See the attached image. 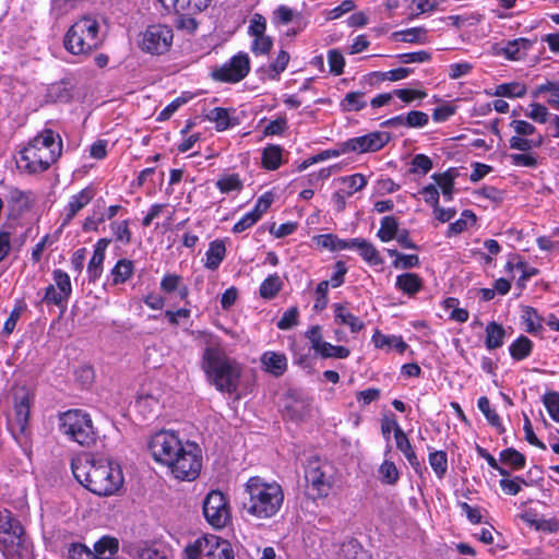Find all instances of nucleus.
<instances>
[{
    "label": "nucleus",
    "instance_id": "f704fd0d",
    "mask_svg": "<svg viewBox=\"0 0 559 559\" xmlns=\"http://www.w3.org/2000/svg\"><path fill=\"white\" fill-rule=\"evenodd\" d=\"M477 405L480 412L485 415L488 423L495 428H497L500 433H502L504 431V428L501 424L499 415L493 409L490 408L489 400L486 396H481L478 400Z\"/></svg>",
    "mask_w": 559,
    "mask_h": 559
},
{
    "label": "nucleus",
    "instance_id": "ea45409f",
    "mask_svg": "<svg viewBox=\"0 0 559 559\" xmlns=\"http://www.w3.org/2000/svg\"><path fill=\"white\" fill-rule=\"evenodd\" d=\"M475 222L476 215L472 211L465 210L463 211L461 218L450 224L448 235L451 236L461 234L463 230L467 228L468 225H474Z\"/></svg>",
    "mask_w": 559,
    "mask_h": 559
},
{
    "label": "nucleus",
    "instance_id": "13d9d810",
    "mask_svg": "<svg viewBox=\"0 0 559 559\" xmlns=\"http://www.w3.org/2000/svg\"><path fill=\"white\" fill-rule=\"evenodd\" d=\"M299 310L297 307H292L286 310L280 321L277 322V328L280 330H289L298 323Z\"/></svg>",
    "mask_w": 559,
    "mask_h": 559
},
{
    "label": "nucleus",
    "instance_id": "4d7b16f0",
    "mask_svg": "<svg viewBox=\"0 0 559 559\" xmlns=\"http://www.w3.org/2000/svg\"><path fill=\"white\" fill-rule=\"evenodd\" d=\"M394 96L404 103H412L415 99H423L427 93L419 88H397L393 91Z\"/></svg>",
    "mask_w": 559,
    "mask_h": 559
},
{
    "label": "nucleus",
    "instance_id": "c756f323",
    "mask_svg": "<svg viewBox=\"0 0 559 559\" xmlns=\"http://www.w3.org/2000/svg\"><path fill=\"white\" fill-rule=\"evenodd\" d=\"M533 343L532 341L521 335L516 341H514L510 346V355L515 360H522L530 356L532 352Z\"/></svg>",
    "mask_w": 559,
    "mask_h": 559
},
{
    "label": "nucleus",
    "instance_id": "bb28decb",
    "mask_svg": "<svg viewBox=\"0 0 559 559\" xmlns=\"http://www.w3.org/2000/svg\"><path fill=\"white\" fill-rule=\"evenodd\" d=\"M119 549L118 539L115 537L104 536L94 545L95 559L104 557H114Z\"/></svg>",
    "mask_w": 559,
    "mask_h": 559
},
{
    "label": "nucleus",
    "instance_id": "a18cd8bd",
    "mask_svg": "<svg viewBox=\"0 0 559 559\" xmlns=\"http://www.w3.org/2000/svg\"><path fill=\"white\" fill-rule=\"evenodd\" d=\"M543 144V136L538 135V138L535 139H524L522 136H512L510 139V147L513 150H519L522 152H527L533 147H539Z\"/></svg>",
    "mask_w": 559,
    "mask_h": 559
},
{
    "label": "nucleus",
    "instance_id": "5701e85b",
    "mask_svg": "<svg viewBox=\"0 0 559 559\" xmlns=\"http://www.w3.org/2000/svg\"><path fill=\"white\" fill-rule=\"evenodd\" d=\"M205 119L215 123L217 131H225L231 126L237 124L236 119L229 117V112L226 108L215 107L211 109L206 115Z\"/></svg>",
    "mask_w": 559,
    "mask_h": 559
},
{
    "label": "nucleus",
    "instance_id": "6e6d98bb",
    "mask_svg": "<svg viewBox=\"0 0 559 559\" xmlns=\"http://www.w3.org/2000/svg\"><path fill=\"white\" fill-rule=\"evenodd\" d=\"M95 554L81 543H73L68 548L69 559H95Z\"/></svg>",
    "mask_w": 559,
    "mask_h": 559
},
{
    "label": "nucleus",
    "instance_id": "bf43d9fd",
    "mask_svg": "<svg viewBox=\"0 0 559 559\" xmlns=\"http://www.w3.org/2000/svg\"><path fill=\"white\" fill-rule=\"evenodd\" d=\"M250 59L247 53H238L234 56L229 63H225L217 70H249Z\"/></svg>",
    "mask_w": 559,
    "mask_h": 559
},
{
    "label": "nucleus",
    "instance_id": "f3484780",
    "mask_svg": "<svg viewBox=\"0 0 559 559\" xmlns=\"http://www.w3.org/2000/svg\"><path fill=\"white\" fill-rule=\"evenodd\" d=\"M349 249H356L361 258L370 265H379L382 263L379 251L376 247L362 238L349 239Z\"/></svg>",
    "mask_w": 559,
    "mask_h": 559
},
{
    "label": "nucleus",
    "instance_id": "f8f14e48",
    "mask_svg": "<svg viewBox=\"0 0 559 559\" xmlns=\"http://www.w3.org/2000/svg\"><path fill=\"white\" fill-rule=\"evenodd\" d=\"M206 521L216 528L224 527L229 521V508L225 496L217 490L207 493L203 502Z\"/></svg>",
    "mask_w": 559,
    "mask_h": 559
},
{
    "label": "nucleus",
    "instance_id": "69168bd1",
    "mask_svg": "<svg viewBox=\"0 0 559 559\" xmlns=\"http://www.w3.org/2000/svg\"><path fill=\"white\" fill-rule=\"evenodd\" d=\"M266 31V20L263 15L255 13L249 25V34L251 36H260L265 35Z\"/></svg>",
    "mask_w": 559,
    "mask_h": 559
},
{
    "label": "nucleus",
    "instance_id": "393cba45",
    "mask_svg": "<svg viewBox=\"0 0 559 559\" xmlns=\"http://www.w3.org/2000/svg\"><path fill=\"white\" fill-rule=\"evenodd\" d=\"M372 342L377 348H383L388 346L395 348L399 353H404L407 347V344L401 336L384 335L379 330L373 333Z\"/></svg>",
    "mask_w": 559,
    "mask_h": 559
},
{
    "label": "nucleus",
    "instance_id": "338daca9",
    "mask_svg": "<svg viewBox=\"0 0 559 559\" xmlns=\"http://www.w3.org/2000/svg\"><path fill=\"white\" fill-rule=\"evenodd\" d=\"M252 51L254 53H267L272 48L273 41L267 35L253 36Z\"/></svg>",
    "mask_w": 559,
    "mask_h": 559
},
{
    "label": "nucleus",
    "instance_id": "423d86ee",
    "mask_svg": "<svg viewBox=\"0 0 559 559\" xmlns=\"http://www.w3.org/2000/svg\"><path fill=\"white\" fill-rule=\"evenodd\" d=\"M102 43L98 21L83 15L75 21L64 35V48L72 55H86L98 48Z\"/></svg>",
    "mask_w": 559,
    "mask_h": 559
},
{
    "label": "nucleus",
    "instance_id": "20e7f679",
    "mask_svg": "<svg viewBox=\"0 0 559 559\" xmlns=\"http://www.w3.org/2000/svg\"><path fill=\"white\" fill-rule=\"evenodd\" d=\"M61 154L60 135L51 129H45L20 152L17 167L28 174L44 173Z\"/></svg>",
    "mask_w": 559,
    "mask_h": 559
},
{
    "label": "nucleus",
    "instance_id": "e2e57ef3",
    "mask_svg": "<svg viewBox=\"0 0 559 559\" xmlns=\"http://www.w3.org/2000/svg\"><path fill=\"white\" fill-rule=\"evenodd\" d=\"M429 121V116L424 111L413 110L406 115V127L423 128Z\"/></svg>",
    "mask_w": 559,
    "mask_h": 559
},
{
    "label": "nucleus",
    "instance_id": "a211bd4d",
    "mask_svg": "<svg viewBox=\"0 0 559 559\" xmlns=\"http://www.w3.org/2000/svg\"><path fill=\"white\" fill-rule=\"evenodd\" d=\"M206 559H234V551L230 544L217 536H209Z\"/></svg>",
    "mask_w": 559,
    "mask_h": 559
},
{
    "label": "nucleus",
    "instance_id": "a19ab883",
    "mask_svg": "<svg viewBox=\"0 0 559 559\" xmlns=\"http://www.w3.org/2000/svg\"><path fill=\"white\" fill-rule=\"evenodd\" d=\"M322 358H347L349 356V349L344 346L332 345L324 342L317 352Z\"/></svg>",
    "mask_w": 559,
    "mask_h": 559
},
{
    "label": "nucleus",
    "instance_id": "680f3d73",
    "mask_svg": "<svg viewBox=\"0 0 559 559\" xmlns=\"http://www.w3.org/2000/svg\"><path fill=\"white\" fill-rule=\"evenodd\" d=\"M104 260L105 255L95 252L93 253V257L87 265L90 281H96L100 276Z\"/></svg>",
    "mask_w": 559,
    "mask_h": 559
},
{
    "label": "nucleus",
    "instance_id": "0e129e2a",
    "mask_svg": "<svg viewBox=\"0 0 559 559\" xmlns=\"http://www.w3.org/2000/svg\"><path fill=\"white\" fill-rule=\"evenodd\" d=\"M329 281H322L318 284L316 289V302H314V309L318 311L323 310L328 305V290H329Z\"/></svg>",
    "mask_w": 559,
    "mask_h": 559
},
{
    "label": "nucleus",
    "instance_id": "7ed1b4c3",
    "mask_svg": "<svg viewBox=\"0 0 559 559\" xmlns=\"http://www.w3.org/2000/svg\"><path fill=\"white\" fill-rule=\"evenodd\" d=\"M247 495L243 510L258 520L275 516L284 502V491L276 481H266L260 476L250 477L245 484Z\"/></svg>",
    "mask_w": 559,
    "mask_h": 559
},
{
    "label": "nucleus",
    "instance_id": "e433bc0d",
    "mask_svg": "<svg viewBox=\"0 0 559 559\" xmlns=\"http://www.w3.org/2000/svg\"><path fill=\"white\" fill-rule=\"evenodd\" d=\"M500 461L510 465L513 469H522L525 466V456L513 448H508L500 453Z\"/></svg>",
    "mask_w": 559,
    "mask_h": 559
},
{
    "label": "nucleus",
    "instance_id": "4be33fe9",
    "mask_svg": "<svg viewBox=\"0 0 559 559\" xmlns=\"http://www.w3.org/2000/svg\"><path fill=\"white\" fill-rule=\"evenodd\" d=\"M534 43L526 38H516L509 41L504 48V52L508 59L521 60L527 56L528 50L532 49Z\"/></svg>",
    "mask_w": 559,
    "mask_h": 559
},
{
    "label": "nucleus",
    "instance_id": "2eb2a0df",
    "mask_svg": "<svg viewBox=\"0 0 559 559\" xmlns=\"http://www.w3.org/2000/svg\"><path fill=\"white\" fill-rule=\"evenodd\" d=\"M94 195L95 191L91 187H86L78 194L72 195L64 209V218L62 225L69 224L74 218V216L92 201Z\"/></svg>",
    "mask_w": 559,
    "mask_h": 559
},
{
    "label": "nucleus",
    "instance_id": "58836bf2",
    "mask_svg": "<svg viewBox=\"0 0 559 559\" xmlns=\"http://www.w3.org/2000/svg\"><path fill=\"white\" fill-rule=\"evenodd\" d=\"M317 240L320 246L332 251L349 249V240H342L332 234L320 235Z\"/></svg>",
    "mask_w": 559,
    "mask_h": 559
},
{
    "label": "nucleus",
    "instance_id": "a878e982",
    "mask_svg": "<svg viewBox=\"0 0 559 559\" xmlns=\"http://www.w3.org/2000/svg\"><path fill=\"white\" fill-rule=\"evenodd\" d=\"M226 248L222 240H214L210 243L206 251L205 266L210 270H216L225 258Z\"/></svg>",
    "mask_w": 559,
    "mask_h": 559
},
{
    "label": "nucleus",
    "instance_id": "5fc2aeb1",
    "mask_svg": "<svg viewBox=\"0 0 559 559\" xmlns=\"http://www.w3.org/2000/svg\"><path fill=\"white\" fill-rule=\"evenodd\" d=\"M400 63L408 64V63H424L428 62L431 59V53L426 50H419L414 52H406L397 55Z\"/></svg>",
    "mask_w": 559,
    "mask_h": 559
},
{
    "label": "nucleus",
    "instance_id": "603ef678",
    "mask_svg": "<svg viewBox=\"0 0 559 559\" xmlns=\"http://www.w3.org/2000/svg\"><path fill=\"white\" fill-rule=\"evenodd\" d=\"M364 92H349L346 94L343 106L346 110H355L358 111L366 106V102L364 100Z\"/></svg>",
    "mask_w": 559,
    "mask_h": 559
},
{
    "label": "nucleus",
    "instance_id": "1a4fd4ad",
    "mask_svg": "<svg viewBox=\"0 0 559 559\" xmlns=\"http://www.w3.org/2000/svg\"><path fill=\"white\" fill-rule=\"evenodd\" d=\"M25 543V530L13 513L0 510V544L7 555L19 554Z\"/></svg>",
    "mask_w": 559,
    "mask_h": 559
},
{
    "label": "nucleus",
    "instance_id": "72a5a7b5",
    "mask_svg": "<svg viewBox=\"0 0 559 559\" xmlns=\"http://www.w3.org/2000/svg\"><path fill=\"white\" fill-rule=\"evenodd\" d=\"M193 98V94L190 92H183L179 97L168 104L158 115V121L168 120L182 105L187 104Z\"/></svg>",
    "mask_w": 559,
    "mask_h": 559
},
{
    "label": "nucleus",
    "instance_id": "2f4dec72",
    "mask_svg": "<svg viewBox=\"0 0 559 559\" xmlns=\"http://www.w3.org/2000/svg\"><path fill=\"white\" fill-rule=\"evenodd\" d=\"M399 231V223L394 216H384L381 219V226L378 230V237L381 241L388 242L395 238Z\"/></svg>",
    "mask_w": 559,
    "mask_h": 559
},
{
    "label": "nucleus",
    "instance_id": "c85d7f7f",
    "mask_svg": "<svg viewBox=\"0 0 559 559\" xmlns=\"http://www.w3.org/2000/svg\"><path fill=\"white\" fill-rule=\"evenodd\" d=\"M133 274V262L128 259L119 260L111 270L114 284L127 282Z\"/></svg>",
    "mask_w": 559,
    "mask_h": 559
},
{
    "label": "nucleus",
    "instance_id": "de8ad7c7",
    "mask_svg": "<svg viewBox=\"0 0 559 559\" xmlns=\"http://www.w3.org/2000/svg\"><path fill=\"white\" fill-rule=\"evenodd\" d=\"M15 418L22 429L25 428L29 417V399L24 395L15 404Z\"/></svg>",
    "mask_w": 559,
    "mask_h": 559
},
{
    "label": "nucleus",
    "instance_id": "9d476101",
    "mask_svg": "<svg viewBox=\"0 0 559 559\" xmlns=\"http://www.w3.org/2000/svg\"><path fill=\"white\" fill-rule=\"evenodd\" d=\"M330 472L331 467L328 464H321L319 461L308 463L305 477L314 499L324 498L329 495L333 485Z\"/></svg>",
    "mask_w": 559,
    "mask_h": 559
},
{
    "label": "nucleus",
    "instance_id": "864d4df0",
    "mask_svg": "<svg viewBox=\"0 0 559 559\" xmlns=\"http://www.w3.org/2000/svg\"><path fill=\"white\" fill-rule=\"evenodd\" d=\"M110 228L117 241L123 245H128L131 242V231L129 229L128 221L114 222L111 223Z\"/></svg>",
    "mask_w": 559,
    "mask_h": 559
},
{
    "label": "nucleus",
    "instance_id": "4468645a",
    "mask_svg": "<svg viewBox=\"0 0 559 559\" xmlns=\"http://www.w3.org/2000/svg\"><path fill=\"white\" fill-rule=\"evenodd\" d=\"M391 139L389 132L374 131L368 134L344 141V148L348 153L362 154L381 150Z\"/></svg>",
    "mask_w": 559,
    "mask_h": 559
},
{
    "label": "nucleus",
    "instance_id": "9b49d317",
    "mask_svg": "<svg viewBox=\"0 0 559 559\" xmlns=\"http://www.w3.org/2000/svg\"><path fill=\"white\" fill-rule=\"evenodd\" d=\"M173 29L167 25L148 26L142 36L141 47L152 55H162L169 50L173 44Z\"/></svg>",
    "mask_w": 559,
    "mask_h": 559
},
{
    "label": "nucleus",
    "instance_id": "8fccbe9b",
    "mask_svg": "<svg viewBox=\"0 0 559 559\" xmlns=\"http://www.w3.org/2000/svg\"><path fill=\"white\" fill-rule=\"evenodd\" d=\"M411 166V174L420 173L423 175H426L432 168V160L425 154H417L413 157Z\"/></svg>",
    "mask_w": 559,
    "mask_h": 559
},
{
    "label": "nucleus",
    "instance_id": "0eeeda50",
    "mask_svg": "<svg viewBox=\"0 0 559 559\" xmlns=\"http://www.w3.org/2000/svg\"><path fill=\"white\" fill-rule=\"evenodd\" d=\"M61 433L82 447L90 448L96 443L97 432L90 414L82 409H69L59 416Z\"/></svg>",
    "mask_w": 559,
    "mask_h": 559
},
{
    "label": "nucleus",
    "instance_id": "37998d69",
    "mask_svg": "<svg viewBox=\"0 0 559 559\" xmlns=\"http://www.w3.org/2000/svg\"><path fill=\"white\" fill-rule=\"evenodd\" d=\"M526 93V87L524 84L512 82L500 84L496 87L495 94L497 96H507V97H521Z\"/></svg>",
    "mask_w": 559,
    "mask_h": 559
},
{
    "label": "nucleus",
    "instance_id": "79ce46f5",
    "mask_svg": "<svg viewBox=\"0 0 559 559\" xmlns=\"http://www.w3.org/2000/svg\"><path fill=\"white\" fill-rule=\"evenodd\" d=\"M432 178L437 181L438 186L442 190V194L447 201L452 200L453 188H454V176L451 171H445L443 174L437 175L435 174Z\"/></svg>",
    "mask_w": 559,
    "mask_h": 559
},
{
    "label": "nucleus",
    "instance_id": "c03bdc74",
    "mask_svg": "<svg viewBox=\"0 0 559 559\" xmlns=\"http://www.w3.org/2000/svg\"><path fill=\"white\" fill-rule=\"evenodd\" d=\"M379 475L382 483L394 485L400 477L396 465L391 461H384L379 468Z\"/></svg>",
    "mask_w": 559,
    "mask_h": 559
},
{
    "label": "nucleus",
    "instance_id": "473e14b6",
    "mask_svg": "<svg viewBox=\"0 0 559 559\" xmlns=\"http://www.w3.org/2000/svg\"><path fill=\"white\" fill-rule=\"evenodd\" d=\"M338 181L345 186V188L342 190L348 197L353 195L357 191L362 190L367 185L366 177L361 174L341 177L338 178Z\"/></svg>",
    "mask_w": 559,
    "mask_h": 559
},
{
    "label": "nucleus",
    "instance_id": "dca6fc26",
    "mask_svg": "<svg viewBox=\"0 0 559 559\" xmlns=\"http://www.w3.org/2000/svg\"><path fill=\"white\" fill-rule=\"evenodd\" d=\"M394 425V438L396 442V448L405 455L406 460L409 462V464L415 468V471H419L420 463L417 459V455L415 451L413 450V447L405 435V432L402 430V428L399 426L396 421L393 423Z\"/></svg>",
    "mask_w": 559,
    "mask_h": 559
},
{
    "label": "nucleus",
    "instance_id": "b1692460",
    "mask_svg": "<svg viewBox=\"0 0 559 559\" xmlns=\"http://www.w3.org/2000/svg\"><path fill=\"white\" fill-rule=\"evenodd\" d=\"M395 285L401 292L412 296L423 288V281L415 273H404L396 277Z\"/></svg>",
    "mask_w": 559,
    "mask_h": 559
},
{
    "label": "nucleus",
    "instance_id": "c9c22d12",
    "mask_svg": "<svg viewBox=\"0 0 559 559\" xmlns=\"http://www.w3.org/2000/svg\"><path fill=\"white\" fill-rule=\"evenodd\" d=\"M209 536L200 537L185 549L186 559H202L206 557Z\"/></svg>",
    "mask_w": 559,
    "mask_h": 559
},
{
    "label": "nucleus",
    "instance_id": "052dcab7",
    "mask_svg": "<svg viewBox=\"0 0 559 559\" xmlns=\"http://www.w3.org/2000/svg\"><path fill=\"white\" fill-rule=\"evenodd\" d=\"M248 72H211L214 82L235 84L245 79Z\"/></svg>",
    "mask_w": 559,
    "mask_h": 559
},
{
    "label": "nucleus",
    "instance_id": "7c9ffc66",
    "mask_svg": "<svg viewBox=\"0 0 559 559\" xmlns=\"http://www.w3.org/2000/svg\"><path fill=\"white\" fill-rule=\"evenodd\" d=\"M262 163L266 169H277L282 163V148L278 145L266 146L263 150Z\"/></svg>",
    "mask_w": 559,
    "mask_h": 559
},
{
    "label": "nucleus",
    "instance_id": "6e6552de",
    "mask_svg": "<svg viewBox=\"0 0 559 559\" xmlns=\"http://www.w3.org/2000/svg\"><path fill=\"white\" fill-rule=\"evenodd\" d=\"M167 8L171 5L177 29L193 33L198 28L195 15L207 9L212 0H160Z\"/></svg>",
    "mask_w": 559,
    "mask_h": 559
},
{
    "label": "nucleus",
    "instance_id": "ddd939ff",
    "mask_svg": "<svg viewBox=\"0 0 559 559\" xmlns=\"http://www.w3.org/2000/svg\"><path fill=\"white\" fill-rule=\"evenodd\" d=\"M52 280L53 284L46 287L41 301L59 308H66L72 294L70 276L62 270L57 269L52 272Z\"/></svg>",
    "mask_w": 559,
    "mask_h": 559
},
{
    "label": "nucleus",
    "instance_id": "4c0bfd02",
    "mask_svg": "<svg viewBox=\"0 0 559 559\" xmlns=\"http://www.w3.org/2000/svg\"><path fill=\"white\" fill-rule=\"evenodd\" d=\"M429 464L438 478H443L448 469V459L444 451H433L429 454Z\"/></svg>",
    "mask_w": 559,
    "mask_h": 559
},
{
    "label": "nucleus",
    "instance_id": "09e8293b",
    "mask_svg": "<svg viewBox=\"0 0 559 559\" xmlns=\"http://www.w3.org/2000/svg\"><path fill=\"white\" fill-rule=\"evenodd\" d=\"M400 40L405 43H426L427 31L424 27H413L397 34Z\"/></svg>",
    "mask_w": 559,
    "mask_h": 559
},
{
    "label": "nucleus",
    "instance_id": "cd10ccee",
    "mask_svg": "<svg viewBox=\"0 0 559 559\" xmlns=\"http://www.w3.org/2000/svg\"><path fill=\"white\" fill-rule=\"evenodd\" d=\"M283 287V281L280 275H269L260 285L259 293L264 299H273Z\"/></svg>",
    "mask_w": 559,
    "mask_h": 559
},
{
    "label": "nucleus",
    "instance_id": "aec40b11",
    "mask_svg": "<svg viewBox=\"0 0 559 559\" xmlns=\"http://www.w3.org/2000/svg\"><path fill=\"white\" fill-rule=\"evenodd\" d=\"M334 309V319L337 324H343L349 326L353 333H357L364 328V322L349 312L343 305L335 304L333 305Z\"/></svg>",
    "mask_w": 559,
    "mask_h": 559
},
{
    "label": "nucleus",
    "instance_id": "412c9836",
    "mask_svg": "<svg viewBox=\"0 0 559 559\" xmlns=\"http://www.w3.org/2000/svg\"><path fill=\"white\" fill-rule=\"evenodd\" d=\"M486 338H485V345L487 349L492 350L496 348H499L503 345V340L506 337V330L504 328L492 321L489 322L486 326Z\"/></svg>",
    "mask_w": 559,
    "mask_h": 559
},
{
    "label": "nucleus",
    "instance_id": "49530a36",
    "mask_svg": "<svg viewBox=\"0 0 559 559\" xmlns=\"http://www.w3.org/2000/svg\"><path fill=\"white\" fill-rule=\"evenodd\" d=\"M543 403L552 420L559 423V393L556 391L547 392L543 396Z\"/></svg>",
    "mask_w": 559,
    "mask_h": 559
},
{
    "label": "nucleus",
    "instance_id": "f257e3e1",
    "mask_svg": "<svg viewBox=\"0 0 559 559\" xmlns=\"http://www.w3.org/2000/svg\"><path fill=\"white\" fill-rule=\"evenodd\" d=\"M148 450L153 459L167 466L181 480H193L202 467L201 449L194 442L183 443L170 430H160L152 436Z\"/></svg>",
    "mask_w": 559,
    "mask_h": 559
},
{
    "label": "nucleus",
    "instance_id": "f03ea898",
    "mask_svg": "<svg viewBox=\"0 0 559 559\" xmlns=\"http://www.w3.org/2000/svg\"><path fill=\"white\" fill-rule=\"evenodd\" d=\"M71 468L75 479L97 496L115 495L123 484L119 466L105 459L84 454L72 460Z\"/></svg>",
    "mask_w": 559,
    "mask_h": 559
},
{
    "label": "nucleus",
    "instance_id": "3c124183",
    "mask_svg": "<svg viewBox=\"0 0 559 559\" xmlns=\"http://www.w3.org/2000/svg\"><path fill=\"white\" fill-rule=\"evenodd\" d=\"M216 186L223 193L239 191L242 188L239 176L235 174L222 177L217 180Z\"/></svg>",
    "mask_w": 559,
    "mask_h": 559
},
{
    "label": "nucleus",
    "instance_id": "39448f33",
    "mask_svg": "<svg viewBox=\"0 0 559 559\" xmlns=\"http://www.w3.org/2000/svg\"><path fill=\"white\" fill-rule=\"evenodd\" d=\"M202 368L210 381L221 392L234 393L237 391L241 376L238 362L229 358L218 344H210L203 353Z\"/></svg>",
    "mask_w": 559,
    "mask_h": 559
},
{
    "label": "nucleus",
    "instance_id": "774afa93",
    "mask_svg": "<svg viewBox=\"0 0 559 559\" xmlns=\"http://www.w3.org/2000/svg\"><path fill=\"white\" fill-rule=\"evenodd\" d=\"M294 15V11L289 7L282 4L273 12V21L277 24H288L293 21Z\"/></svg>",
    "mask_w": 559,
    "mask_h": 559
},
{
    "label": "nucleus",
    "instance_id": "6ab92c4d",
    "mask_svg": "<svg viewBox=\"0 0 559 559\" xmlns=\"http://www.w3.org/2000/svg\"><path fill=\"white\" fill-rule=\"evenodd\" d=\"M265 370L275 377L282 376L287 369V359L284 354L266 352L261 357Z\"/></svg>",
    "mask_w": 559,
    "mask_h": 559
}]
</instances>
